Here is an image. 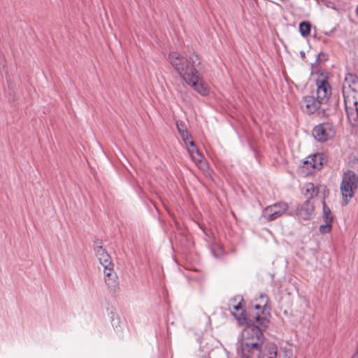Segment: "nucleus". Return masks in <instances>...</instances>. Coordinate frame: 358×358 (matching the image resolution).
<instances>
[{
	"mask_svg": "<svg viewBox=\"0 0 358 358\" xmlns=\"http://www.w3.org/2000/svg\"><path fill=\"white\" fill-rule=\"evenodd\" d=\"M259 299L261 300V303L256 304L255 306V308L257 310H261V309H262L263 307L266 306L267 301H268V299H267L266 296L263 295V294H262L260 296Z\"/></svg>",
	"mask_w": 358,
	"mask_h": 358,
	"instance_id": "obj_18",
	"label": "nucleus"
},
{
	"mask_svg": "<svg viewBox=\"0 0 358 358\" xmlns=\"http://www.w3.org/2000/svg\"><path fill=\"white\" fill-rule=\"evenodd\" d=\"M301 107L302 110L308 113L312 114L315 112H318L319 114L322 115H328L327 113V105L322 102L318 97L315 98L313 96H304L301 102Z\"/></svg>",
	"mask_w": 358,
	"mask_h": 358,
	"instance_id": "obj_5",
	"label": "nucleus"
},
{
	"mask_svg": "<svg viewBox=\"0 0 358 358\" xmlns=\"http://www.w3.org/2000/svg\"><path fill=\"white\" fill-rule=\"evenodd\" d=\"M305 194L310 198H313L317 195L319 189L312 182L306 183L304 186Z\"/></svg>",
	"mask_w": 358,
	"mask_h": 358,
	"instance_id": "obj_15",
	"label": "nucleus"
},
{
	"mask_svg": "<svg viewBox=\"0 0 358 358\" xmlns=\"http://www.w3.org/2000/svg\"><path fill=\"white\" fill-rule=\"evenodd\" d=\"M253 320L259 327L254 324H248L243 330L240 343L241 358H248V355L258 353L259 349L262 348V330L267 327L269 320L258 313L254 315Z\"/></svg>",
	"mask_w": 358,
	"mask_h": 358,
	"instance_id": "obj_2",
	"label": "nucleus"
},
{
	"mask_svg": "<svg viewBox=\"0 0 358 358\" xmlns=\"http://www.w3.org/2000/svg\"><path fill=\"white\" fill-rule=\"evenodd\" d=\"M343 93L349 121L352 124L358 122V78L348 73L343 84Z\"/></svg>",
	"mask_w": 358,
	"mask_h": 358,
	"instance_id": "obj_3",
	"label": "nucleus"
},
{
	"mask_svg": "<svg viewBox=\"0 0 358 358\" xmlns=\"http://www.w3.org/2000/svg\"><path fill=\"white\" fill-rule=\"evenodd\" d=\"M238 302L236 303V299H234L233 301H231L229 303V309L231 313L234 315V317L241 321L242 319L245 320V317L243 315V307L241 306V302L243 301L242 298H238Z\"/></svg>",
	"mask_w": 358,
	"mask_h": 358,
	"instance_id": "obj_12",
	"label": "nucleus"
},
{
	"mask_svg": "<svg viewBox=\"0 0 358 358\" xmlns=\"http://www.w3.org/2000/svg\"><path fill=\"white\" fill-rule=\"evenodd\" d=\"M176 127L178 129V132L181 135L182 133L185 132L187 130V128L185 125L182 122H177Z\"/></svg>",
	"mask_w": 358,
	"mask_h": 358,
	"instance_id": "obj_21",
	"label": "nucleus"
},
{
	"mask_svg": "<svg viewBox=\"0 0 358 358\" xmlns=\"http://www.w3.org/2000/svg\"><path fill=\"white\" fill-rule=\"evenodd\" d=\"M317 97L322 101L326 105L329 100L330 95L331 94V87L327 80L322 78L317 79Z\"/></svg>",
	"mask_w": 358,
	"mask_h": 358,
	"instance_id": "obj_9",
	"label": "nucleus"
},
{
	"mask_svg": "<svg viewBox=\"0 0 358 358\" xmlns=\"http://www.w3.org/2000/svg\"><path fill=\"white\" fill-rule=\"evenodd\" d=\"M168 61L180 77L196 92L202 96L208 94L209 87L197 69L201 61L196 54L192 53L186 58L178 52L172 51L168 55Z\"/></svg>",
	"mask_w": 358,
	"mask_h": 358,
	"instance_id": "obj_1",
	"label": "nucleus"
},
{
	"mask_svg": "<svg viewBox=\"0 0 358 358\" xmlns=\"http://www.w3.org/2000/svg\"><path fill=\"white\" fill-rule=\"evenodd\" d=\"M182 141H184V143H185L187 148L188 146H189V142L190 141H192L191 139V136L190 134H189L188 131H186L185 132L182 133L181 135H180Z\"/></svg>",
	"mask_w": 358,
	"mask_h": 358,
	"instance_id": "obj_20",
	"label": "nucleus"
},
{
	"mask_svg": "<svg viewBox=\"0 0 358 358\" xmlns=\"http://www.w3.org/2000/svg\"><path fill=\"white\" fill-rule=\"evenodd\" d=\"M353 358H357V357H353Z\"/></svg>",
	"mask_w": 358,
	"mask_h": 358,
	"instance_id": "obj_22",
	"label": "nucleus"
},
{
	"mask_svg": "<svg viewBox=\"0 0 358 358\" xmlns=\"http://www.w3.org/2000/svg\"><path fill=\"white\" fill-rule=\"evenodd\" d=\"M96 255L100 264L104 268V273L113 271V264L112 263L111 258L101 246H99L96 248Z\"/></svg>",
	"mask_w": 358,
	"mask_h": 358,
	"instance_id": "obj_11",
	"label": "nucleus"
},
{
	"mask_svg": "<svg viewBox=\"0 0 358 358\" xmlns=\"http://www.w3.org/2000/svg\"><path fill=\"white\" fill-rule=\"evenodd\" d=\"M299 30L303 36H307L310 34V25L308 22H302L299 24Z\"/></svg>",
	"mask_w": 358,
	"mask_h": 358,
	"instance_id": "obj_16",
	"label": "nucleus"
},
{
	"mask_svg": "<svg viewBox=\"0 0 358 358\" xmlns=\"http://www.w3.org/2000/svg\"><path fill=\"white\" fill-rule=\"evenodd\" d=\"M187 151L192 161L202 170L207 169V164L203 160V156L197 149L193 141H190L189 146L187 147Z\"/></svg>",
	"mask_w": 358,
	"mask_h": 358,
	"instance_id": "obj_10",
	"label": "nucleus"
},
{
	"mask_svg": "<svg viewBox=\"0 0 358 358\" xmlns=\"http://www.w3.org/2000/svg\"><path fill=\"white\" fill-rule=\"evenodd\" d=\"M331 224H332V222H325L324 224H322L320 227V232L322 234H326V233L329 232L331 229Z\"/></svg>",
	"mask_w": 358,
	"mask_h": 358,
	"instance_id": "obj_19",
	"label": "nucleus"
},
{
	"mask_svg": "<svg viewBox=\"0 0 358 358\" xmlns=\"http://www.w3.org/2000/svg\"><path fill=\"white\" fill-rule=\"evenodd\" d=\"M314 211V207L310 200H307L299 210L298 215L303 220H308L311 217Z\"/></svg>",
	"mask_w": 358,
	"mask_h": 358,
	"instance_id": "obj_13",
	"label": "nucleus"
},
{
	"mask_svg": "<svg viewBox=\"0 0 358 358\" xmlns=\"http://www.w3.org/2000/svg\"><path fill=\"white\" fill-rule=\"evenodd\" d=\"M323 219L324 222H333L331 210L325 204L323 206Z\"/></svg>",
	"mask_w": 358,
	"mask_h": 358,
	"instance_id": "obj_17",
	"label": "nucleus"
},
{
	"mask_svg": "<svg viewBox=\"0 0 358 358\" xmlns=\"http://www.w3.org/2000/svg\"><path fill=\"white\" fill-rule=\"evenodd\" d=\"M105 273V282L108 285V288L111 290H115L117 287V276L115 273L113 271H106Z\"/></svg>",
	"mask_w": 358,
	"mask_h": 358,
	"instance_id": "obj_14",
	"label": "nucleus"
},
{
	"mask_svg": "<svg viewBox=\"0 0 358 358\" xmlns=\"http://www.w3.org/2000/svg\"><path fill=\"white\" fill-rule=\"evenodd\" d=\"M358 187V171L347 170L344 172L341 182V192L345 204H348L349 200L354 196Z\"/></svg>",
	"mask_w": 358,
	"mask_h": 358,
	"instance_id": "obj_4",
	"label": "nucleus"
},
{
	"mask_svg": "<svg viewBox=\"0 0 358 358\" xmlns=\"http://www.w3.org/2000/svg\"><path fill=\"white\" fill-rule=\"evenodd\" d=\"M336 135V129L334 124L331 122L322 123L316 127L313 130V136L320 142H325Z\"/></svg>",
	"mask_w": 358,
	"mask_h": 358,
	"instance_id": "obj_6",
	"label": "nucleus"
},
{
	"mask_svg": "<svg viewBox=\"0 0 358 358\" xmlns=\"http://www.w3.org/2000/svg\"><path fill=\"white\" fill-rule=\"evenodd\" d=\"M288 206L286 203L279 202L267 206L263 211V217L267 221H273L281 217L287 212Z\"/></svg>",
	"mask_w": 358,
	"mask_h": 358,
	"instance_id": "obj_7",
	"label": "nucleus"
},
{
	"mask_svg": "<svg viewBox=\"0 0 358 358\" xmlns=\"http://www.w3.org/2000/svg\"><path fill=\"white\" fill-rule=\"evenodd\" d=\"M322 155L319 153L308 156L301 166L302 171L306 174H308L315 169H320L322 165Z\"/></svg>",
	"mask_w": 358,
	"mask_h": 358,
	"instance_id": "obj_8",
	"label": "nucleus"
}]
</instances>
